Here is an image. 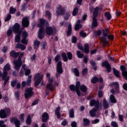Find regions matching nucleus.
Returning <instances> with one entry per match:
<instances>
[{"label": "nucleus", "instance_id": "nucleus-10", "mask_svg": "<svg viewBox=\"0 0 127 127\" xmlns=\"http://www.w3.org/2000/svg\"><path fill=\"white\" fill-rule=\"evenodd\" d=\"M71 91H76L77 95L80 96V90H79V88H80V82H76L75 87L74 85H71L69 87Z\"/></svg>", "mask_w": 127, "mask_h": 127}, {"label": "nucleus", "instance_id": "nucleus-29", "mask_svg": "<svg viewBox=\"0 0 127 127\" xmlns=\"http://www.w3.org/2000/svg\"><path fill=\"white\" fill-rule=\"evenodd\" d=\"M40 45V42L38 40H35L34 42V48L35 49H37Z\"/></svg>", "mask_w": 127, "mask_h": 127}, {"label": "nucleus", "instance_id": "nucleus-5", "mask_svg": "<svg viewBox=\"0 0 127 127\" xmlns=\"http://www.w3.org/2000/svg\"><path fill=\"white\" fill-rule=\"evenodd\" d=\"M24 54L23 53H21L18 60H15L13 62V64L14 65V69L15 70H19L21 65H22V61H21V57L23 56Z\"/></svg>", "mask_w": 127, "mask_h": 127}, {"label": "nucleus", "instance_id": "nucleus-42", "mask_svg": "<svg viewBox=\"0 0 127 127\" xmlns=\"http://www.w3.org/2000/svg\"><path fill=\"white\" fill-rule=\"evenodd\" d=\"M78 7H75L73 9L72 11V15H73V16H75V15H77V13H78Z\"/></svg>", "mask_w": 127, "mask_h": 127}, {"label": "nucleus", "instance_id": "nucleus-48", "mask_svg": "<svg viewBox=\"0 0 127 127\" xmlns=\"http://www.w3.org/2000/svg\"><path fill=\"white\" fill-rule=\"evenodd\" d=\"M67 57H68L69 60H72V53H71L70 52H67Z\"/></svg>", "mask_w": 127, "mask_h": 127}, {"label": "nucleus", "instance_id": "nucleus-57", "mask_svg": "<svg viewBox=\"0 0 127 127\" xmlns=\"http://www.w3.org/2000/svg\"><path fill=\"white\" fill-rule=\"evenodd\" d=\"M111 125L113 127H118V124L115 122H113L111 123Z\"/></svg>", "mask_w": 127, "mask_h": 127}, {"label": "nucleus", "instance_id": "nucleus-37", "mask_svg": "<svg viewBox=\"0 0 127 127\" xmlns=\"http://www.w3.org/2000/svg\"><path fill=\"white\" fill-rule=\"evenodd\" d=\"M85 49H84V52L86 54L89 53L90 52V50H89V45L86 44L84 46Z\"/></svg>", "mask_w": 127, "mask_h": 127}, {"label": "nucleus", "instance_id": "nucleus-55", "mask_svg": "<svg viewBox=\"0 0 127 127\" xmlns=\"http://www.w3.org/2000/svg\"><path fill=\"white\" fill-rule=\"evenodd\" d=\"M55 60L56 62H58V61L60 60V56L59 55H57L55 58Z\"/></svg>", "mask_w": 127, "mask_h": 127}, {"label": "nucleus", "instance_id": "nucleus-35", "mask_svg": "<svg viewBox=\"0 0 127 127\" xmlns=\"http://www.w3.org/2000/svg\"><path fill=\"white\" fill-rule=\"evenodd\" d=\"M80 89L82 92H83V93L87 92V87L84 85H82L80 86Z\"/></svg>", "mask_w": 127, "mask_h": 127}, {"label": "nucleus", "instance_id": "nucleus-53", "mask_svg": "<svg viewBox=\"0 0 127 127\" xmlns=\"http://www.w3.org/2000/svg\"><path fill=\"white\" fill-rule=\"evenodd\" d=\"M31 61H35V59H36V55L35 54H33L31 57Z\"/></svg>", "mask_w": 127, "mask_h": 127}, {"label": "nucleus", "instance_id": "nucleus-17", "mask_svg": "<svg viewBox=\"0 0 127 127\" xmlns=\"http://www.w3.org/2000/svg\"><path fill=\"white\" fill-rule=\"evenodd\" d=\"M121 70L122 71V75L124 76L125 79L127 80V71H126V67L124 65L121 66Z\"/></svg>", "mask_w": 127, "mask_h": 127}, {"label": "nucleus", "instance_id": "nucleus-27", "mask_svg": "<svg viewBox=\"0 0 127 127\" xmlns=\"http://www.w3.org/2000/svg\"><path fill=\"white\" fill-rule=\"evenodd\" d=\"M16 48H19V49H21L22 50H25V49H26V47L24 46V45L18 44L16 46Z\"/></svg>", "mask_w": 127, "mask_h": 127}, {"label": "nucleus", "instance_id": "nucleus-6", "mask_svg": "<svg viewBox=\"0 0 127 127\" xmlns=\"http://www.w3.org/2000/svg\"><path fill=\"white\" fill-rule=\"evenodd\" d=\"M109 32V29L106 28L103 30V36L100 38L101 40V43L103 46H106L108 44V41L106 38V37L108 35V32Z\"/></svg>", "mask_w": 127, "mask_h": 127}, {"label": "nucleus", "instance_id": "nucleus-56", "mask_svg": "<svg viewBox=\"0 0 127 127\" xmlns=\"http://www.w3.org/2000/svg\"><path fill=\"white\" fill-rule=\"evenodd\" d=\"M99 122H100V120L99 119H95L92 121V124H93V125H95L96 124H98Z\"/></svg>", "mask_w": 127, "mask_h": 127}, {"label": "nucleus", "instance_id": "nucleus-54", "mask_svg": "<svg viewBox=\"0 0 127 127\" xmlns=\"http://www.w3.org/2000/svg\"><path fill=\"white\" fill-rule=\"evenodd\" d=\"M12 33V30H11V29L9 28L7 32V34L8 36H10Z\"/></svg>", "mask_w": 127, "mask_h": 127}, {"label": "nucleus", "instance_id": "nucleus-8", "mask_svg": "<svg viewBox=\"0 0 127 127\" xmlns=\"http://www.w3.org/2000/svg\"><path fill=\"white\" fill-rule=\"evenodd\" d=\"M90 107L95 106V108L97 110H102V108L103 107L102 103H99V101H96L94 99H92L90 101Z\"/></svg>", "mask_w": 127, "mask_h": 127}, {"label": "nucleus", "instance_id": "nucleus-52", "mask_svg": "<svg viewBox=\"0 0 127 127\" xmlns=\"http://www.w3.org/2000/svg\"><path fill=\"white\" fill-rule=\"evenodd\" d=\"M10 18H11V15L9 14L7 15L6 18L5 19V21H8V20H10Z\"/></svg>", "mask_w": 127, "mask_h": 127}, {"label": "nucleus", "instance_id": "nucleus-11", "mask_svg": "<svg viewBox=\"0 0 127 127\" xmlns=\"http://www.w3.org/2000/svg\"><path fill=\"white\" fill-rule=\"evenodd\" d=\"M10 113V109L6 108L5 110H1L0 111V118L1 119H5L7 117V114Z\"/></svg>", "mask_w": 127, "mask_h": 127}, {"label": "nucleus", "instance_id": "nucleus-62", "mask_svg": "<svg viewBox=\"0 0 127 127\" xmlns=\"http://www.w3.org/2000/svg\"><path fill=\"white\" fill-rule=\"evenodd\" d=\"M77 47L80 50H83V46H82V45L78 44L77 45Z\"/></svg>", "mask_w": 127, "mask_h": 127}, {"label": "nucleus", "instance_id": "nucleus-12", "mask_svg": "<svg viewBox=\"0 0 127 127\" xmlns=\"http://www.w3.org/2000/svg\"><path fill=\"white\" fill-rule=\"evenodd\" d=\"M32 91L33 88L31 87L27 88L25 90L24 96L26 99H27L28 98H31V97H32V95H33V92Z\"/></svg>", "mask_w": 127, "mask_h": 127}, {"label": "nucleus", "instance_id": "nucleus-44", "mask_svg": "<svg viewBox=\"0 0 127 127\" xmlns=\"http://www.w3.org/2000/svg\"><path fill=\"white\" fill-rule=\"evenodd\" d=\"M15 11H16V9H15V8H13L12 7H11L10 8V13H11V14L15 13Z\"/></svg>", "mask_w": 127, "mask_h": 127}, {"label": "nucleus", "instance_id": "nucleus-58", "mask_svg": "<svg viewBox=\"0 0 127 127\" xmlns=\"http://www.w3.org/2000/svg\"><path fill=\"white\" fill-rule=\"evenodd\" d=\"M87 72H88V69L87 68H84L82 70V74L86 75Z\"/></svg>", "mask_w": 127, "mask_h": 127}, {"label": "nucleus", "instance_id": "nucleus-13", "mask_svg": "<svg viewBox=\"0 0 127 127\" xmlns=\"http://www.w3.org/2000/svg\"><path fill=\"white\" fill-rule=\"evenodd\" d=\"M22 39L21 41V43H23V44H26L28 41H27V39H26V38L28 36V34L26 31H24L22 33Z\"/></svg>", "mask_w": 127, "mask_h": 127}, {"label": "nucleus", "instance_id": "nucleus-30", "mask_svg": "<svg viewBox=\"0 0 127 127\" xmlns=\"http://www.w3.org/2000/svg\"><path fill=\"white\" fill-rule=\"evenodd\" d=\"M10 56L12 57H14V58H16L18 55H19V53H16L14 51H12L10 54Z\"/></svg>", "mask_w": 127, "mask_h": 127}, {"label": "nucleus", "instance_id": "nucleus-59", "mask_svg": "<svg viewBox=\"0 0 127 127\" xmlns=\"http://www.w3.org/2000/svg\"><path fill=\"white\" fill-rule=\"evenodd\" d=\"M17 83V81L16 80H14L11 82V86L12 87H14L15 86V84Z\"/></svg>", "mask_w": 127, "mask_h": 127}, {"label": "nucleus", "instance_id": "nucleus-47", "mask_svg": "<svg viewBox=\"0 0 127 127\" xmlns=\"http://www.w3.org/2000/svg\"><path fill=\"white\" fill-rule=\"evenodd\" d=\"M80 35L81 37H86L87 36V34L84 31H81L80 32Z\"/></svg>", "mask_w": 127, "mask_h": 127}, {"label": "nucleus", "instance_id": "nucleus-15", "mask_svg": "<svg viewBox=\"0 0 127 127\" xmlns=\"http://www.w3.org/2000/svg\"><path fill=\"white\" fill-rule=\"evenodd\" d=\"M22 24L24 27H27L29 25V21L28 20V17H24L22 19Z\"/></svg>", "mask_w": 127, "mask_h": 127}, {"label": "nucleus", "instance_id": "nucleus-28", "mask_svg": "<svg viewBox=\"0 0 127 127\" xmlns=\"http://www.w3.org/2000/svg\"><path fill=\"white\" fill-rule=\"evenodd\" d=\"M110 101L111 103H113V104H116V103H117V99H116L114 95H110Z\"/></svg>", "mask_w": 127, "mask_h": 127}, {"label": "nucleus", "instance_id": "nucleus-60", "mask_svg": "<svg viewBox=\"0 0 127 127\" xmlns=\"http://www.w3.org/2000/svg\"><path fill=\"white\" fill-rule=\"evenodd\" d=\"M77 41V38L76 37L73 36L72 38V43H75V42Z\"/></svg>", "mask_w": 127, "mask_h": 127}, {"label": "nucleus", "instance_id": "nucleus-64", "mask_svg": "<svg viewBox=\"0 0 127 127\" xmlns=\"http://www.w3.org/2000/svg\"><path fill=\"white\" fill-rule=\"evenodd\" d=\"M123 89H124V90H126V91L127 90V83H125L124 84H123Z\"/></svg>", "mask_w": 127, "mask_h": 127}, {"label": "nucleus", "instance_id": "nucleus-3", "mask_svg": "<svg viewBox=\"0 0 127 127\" xmlns=\"http://www.w3.org/2000/svg\"><path fill=\"white\" fill-rule=\"evenodd\" d=\"M20 26L18 23H15L13 27V30L15 33H17L15 38L16 42H20V34H21V30H19Z\"/></svg>", "mask_w": 127, "mask_h": 127}, {"label": "nucleus", "instance_id": "nucleus-36", "mask_svg": "<svg viewBox=\"0 0 127 127\" xmlns=\"http://www.w3.org/2000/svg\"><path fill=\"white\" fill-rule=\"evenodd\" d=\"M73 73L77 77H79V76H80V73L79 72V70H78L77 68H74Z\"/></svg>", "mask_w": 127, "mask_h": 127}, {"label": "nucleus", "instance_id": "nucleus-51", "mask_svg": "<svg viewBox=\"0 0 127 127\" xmlns=\"http://www.w3.org/2000/svg\"><path fill=\"white\" fill-rule=\"evenodd\" d=\"M0 127H6V126L4 125V121H0Z\"/></svg>", "mask_w": 127, "mask_h": 127}, {"label": "nucleus", "instance_id": "nucleus-49", "mask_svg": "<svg viewBox=\"0 0 127 127\" xmlns=\"http://www.w3.org/2000/svg\"><path fill=\"white\" fill-rule=\"evenodd\" d=\"M46 15L48 16L49 19H51V13H50V12L48 11H46Z\"/></svg>", "mask_w": 127, "mask_h": 127}, {"label": "nucleus", "instance_id": "nucleus-26", "mask_svg": "<svg viewBox=\"0 0 127 127\" xmlns=\"http://www.w3.org/2000/svg\"><path fill=\"white\" fill-rule=\"evenodd\" d=\"M60 107H58L56 108V111H55V114L58 119H60L61 118V115H60Z\"/></svg>", "mask_w": 127, "mask_h": 127}, {"label": "nucleus", "instance_id": "nucleus-16", "mask_svg": "<svg viewBox=\"0 0 127 127\" xmlns=\"http://www.w3.org/2000/svg\"><path fill=\"white\" fill-rule=\"evenodd\" d=\"M22 69H23V70H24L25 74L26 76H28L29 74H30L31 73L30 69H29L28 67L26 66V65L23 64L22 65Z\"/></svg>", "mask_w": 127, "mask_h": 127}, {"label": "nucleus", "instance_id": "nucleus-32", "mask_svg": "<svg viewBox=\"0 0 127 127\" xmlns=\"http://www.w3.org/2000/svg\"><path fill=\"white\" fill-rule=\"evenodd\" d=\"M62 57L63 59V60L64 62H67L68 61V58L67 57V56H66V53H62Z\"/></svg>", "mask_w": 127, "mask_h": 127}, {"label": "nucleus", "instance_id": "nucleus-39", "mask_svg": "<svg viewBox=\"0 0 127 127\" xmlns=\"http://www.w3.org/2000/svg\"><path fill=\"white\" fill-rule=\"evenodd\" d=\"M69 116L70 118H74V110H73V109H71L69 110Z\"/></svg>", "mask_w": 127, "mask_h": 127}, {"label": "nucleus", "instance_id": "nucleus-33", "mask_svg": "<svg viewBox=\"0 0 127 127\" xmlns=\"http://www.w3.org/2000/svg\"><path fill=\"white\" fill-rule=\"evenodd\" d=\"M31 78H32V75H29L28 76L27 82H26L27 86H29V85H30V84L31 83Z\"/></svg>", "mask_w": 127, "mask_h": 127}, {"label": "nucleus", "instance_id": "nucleus-1", "mask_svg": "<svg viewBox=\"0 0 127 127\" xmlns=\"http://www.w3.org/2000/svg\"><path fill=\"white\" fill-rule=\"evenodd\" d=\"M44 25H46V30H44ZM48 22L43 19H40V23L38 24V27L40 28L38 33V38L42 39L45 36V32L47 35L50 36L56 33V28L55 27L49 26Z\"/></svg>", "mask_w": 127, "mask_h": 127}, {"label": "nucleus", "instance_id": "nucleus-41", "mask_svg": "<svg viewBox=\"0 0 127 127\" xmlns=\"http://www.w3.org/2000/svg\"><path fill=\"white\" fill-rule=\"evenodd\" d=\"M26 124L27 125H30V124H31V118H30V115L28 116L27 118Z\"/></svg>", "mask_w": 127, "mask_h": 127}, {"label": "nucleus", "instance_id": "nucleus-43", "mask_svg": "<svg viewBox=\"0 0 127 127\" xmlns=\"http://www.w3.org/2000/svg\"><path fill=\"white\" fill-rule=\"evenodd\" d=\"M83 122H84V125L85 126H88V124H90V121L86 118L83 119Z\"/></svg>", "mask_w": 127, "mask_h": 127}, {"label": "nucleus", "instance_id": "nucleus-9", "mask_svg": "<svg viewBox=\"0 0 127 127\" xmlns=\"http://www.w3.org/2000/svg\"><path fill=\"white\" fill-rule=\"evenodd\" d=\"M63 73V68H62V63L60 61L57 64V73L56 74V77L57 78H59V77H60V74Z\"/></svg>", "mask_w": 127, "mask_h": 127}, {"label": "nucleus", "instance_id": "nucleus-21", "mask_svg": "<svg viewBox=\"0 0 127 127\" xmlns=\"http://www.w3.org/2000/svg\"><path fill=\"white\" fill-rule=\"evenodd\" d=\"M80 23H81V20H78L74 27L75 30H78L80 29V28H82V25L80 24Z\"/></svg>", "mask_w": 127, "mask_h": 127}, {"label": "nucleus", "instance_id": "nucleus-34", "mask_svg": "<svg viewBox=\"0 0 127 127\" xmlns=\"http://www.w3.org/2000/svg\"><path fill=\"white\" fill-rule=\"evenodd\" d=\"M72 33V25L70 24L68 26V31L67 32V34L68 36L70 35Z\"/></svg>", "mask_w": 127, "mask_h": 127}, {"label": "nucleus", "instance_id": "nucleus-2", "mask_svg": "<svg viewBox=\"0 0 127 127\" xmlns=\"http://www.w3.org/2000/svg\"><path fill=\"white\" fill-rule=\"evenodd\" d=\"M10 70V65L9 64H7L3 67V71L2 75V80H5L4 85H6V83L9 80V77L7 76V71Z\"/></svg>", "mask_w": 127, "mask_h": 127}, {"label": "nucleus", "instance_id": "nucleus-7", "mask_svg": "<svg viewBox=\"0 0 127 127\" xmlns=\"http://www.w3.org/2000/svg\"><path fill=\"white\" fill-rule=\"evenodd\" d=\"M43 79V74L39 73L36 74L34 76L35 86H38Z\"/></svg>", "mask_w": 127, "mask_h": 127}, {"label": "nucleus", "instance_id": "nucleus-38", "mask_svg": "<svg viewBox=\"0 0 127 127\" xmlns=\"http://www.w3.org/2000/svg\"><path fill=\"white\" fill-rule=\"evenodd\" d=\"M113 72L114 73V75L117 77H120V72L118 71V70L116 69V68H113Z\"/></svg>", "mask_w": 127, "mask_h": 127}, {"label": "nucleus", "instance_id": "nucleus-40", "mask_svg": "<svg viewBox=\"0 0 127 127\" xmlns=\"http://www.w3.org/2000/svg\"><path fill=\"white\" fill-rule=\"evenodd\" d=\"M76 55L78 58H83V56H84V55L81 53V52L80 51H77L76 52Z\"/></svg>", "mask_w": 127, "mask_h": 127}, {"label": "nucleus", "instance_id": "nucleus-4", "mask_svg": "<svg viewBox=\"0 0 127 127\" xmlns=\"http://www.w3.org/2000/svg\"><path fill=\"white\" fill-rule=\"evenodd\" d=\"M99 8L98 7H96L94 11L93 12V17L92 18V23L91 28H95V27H97L98 26V21H97V19L96 17L98 16V12H99Z\"/></svg>", "mask_w": 127, "mask_h": 127}, {"label": "nucleus", "instance_id": "nucleus-50", "mask_svg": "<svg viewBox=\"0 0 127 127\" xmlns=\"http://www.w3.org/2000/svg\"><path fill=\"white\" fill-rule=\"evenodd\" d=\"M94 34L99 36V35H101V34H102V32L100 30L95 31L94 32Z\"/></svg>", "mask_w": 127, "mask_h": 127}, {"label": "nucleus", "instance_id": "nucleus-19", "mask_svg": "<svg viewBox=\"0 0 127 127\" xmlns=\"http://www.w3.org/2000/svg\"><path fill=\"white\" fill-rule=\"evenodd\" d=\"M102 66H105L108 72H111V65H110V64H109V63H108V62L105 61L102 63Z\"/></svg>", "mask_w": 127, "mask_h": 127}, {"label": "nucleus", "instance_id": "nucleus-24", "mask_svg": "<svg viewBox=\"0 0 127 127\" xmlns=\"http://www.w3.org/2000/svg\"><path fill=\"white\" fill-rule=\"evenodd\" d=\"M100 110H98L97 109V108H94L92 110H91L89 114L91 116V117H95L96 116V112H97V111H100Z\"/></svg>", "mask_w": 127, "mask_h": 127}, {"label": "nucleus", "instance_id": "nucleus-25", "mask_svg": "<svg viewBox=\"0 0 127 127\" xmlns=\"http://www.w3.org/2000/svg\"><path fill=\"white\" fill-rule=\"evenodd\" d=\"M46 89L49 91H53L54 90V86L52 85V83H48L46 86Z\"/></svg>", "mask_w": 127, "mask_h": 127}, {"label": "nucleus", "instance_id": "nucleus-22", "mask_svg": "<svg viewBox=\"0 0 127 127\" xmlns=\"http://www.w3.org/2000/svg\"><path fill=\"white\" fill-rule=\"evenodd\" d=\"M111 86L112 87H115L116 93H120V90H119V83L118 82H113L111 83Z\"/></svg>", "mask_w": 127, "mask_h": 127}, {"label": "nucleus", "instance_id": "nucleus-61", "mask_svg": "<svg viewBox=\"0 0 127 127\" xmlns=\"http://www.w3.org/2000/svg\"><path fill=\"white\" fill-rule=\"evenodd\" d=\"M62 126H64V127H65L67 125V121L66 120L63 121L61 123Z\"/></svg>", "mask_w": 127, "mask_h": 127}, {"label": "nucleus", "instance_id": "nucleus-20", "mask_svg": "<svg viewBox=\"0 0 127 127\" xmlns=\"http://www.w3.org/2000/svg\"><path fill=\"white\" fill-rule=\"evenodd\" d=\"M11 122H13L16 126V127H20V122L16 118H12L11 119Z\"/></svg>", "mask_w": 127, "mask_h": 127}, {"label": "nucleus", "instance_id": "nucleus-63", "mask_svg": "<svg viewBox=\"0 0 127 127\" xmlns=\"http://www.w3.org/2000/svg\"><path fill=\"white\" fill-rule=\"evenodd\" d=\"M71 126L72 127H77V123H76L75 122H73L71 123Z\"/></svg>", "mask_w": 127, "mask_h": 127}, {"label": "nucleus", "instance_id": "nucleus-31", "mask_svg": "<svg viewBox=\"0 0 127 127\" xmlns=\"http://www.w3.org/2000/svg\"><path fill=\"white\" fill-rule=\"evenodd\" d=\"M103 107L104 109H108L109 108V103L106 99H104L103 100Z\"/></svg>", "mask_w": 127, "mask_h": 127}, {"label": "nucleus", "instance_id": "nucleus-18", "mask_svg": "<svg viewBox=\"0 0 127 127\" xmlns=\"http://www.w3.org/2000/svg\"><path fill=\"white\" fill-rule=\"evenodd\" d=\"M103 81V78L102 77H100L99 79L97 77H94L91 79V83H92V84H95V83H97V82L98 81L100 82V83H102Z\"/></svg>", "mask_w": 127, "mask_h": 127}, {"label": "nucleus", "instance_id": "nucleus-14", "mask_svg": "<svg viewBox=\"0 0 127 127\" xmlns=\"http://www.w3.org/2000/svg\"><path fill=\"white\" fill-rule=\"evenodd\" d=\"M66 10L65 8L62 7L61 5H59L57 7V15H59V14H64Z\"/></svg>", "mask_w": 127, "mask_h": 127}, {"label": "nucleus", "instance_id": "nucleus-23", "mask_svg": "<svg viewBox=\"0 0 127 127\" xmlns=\"http://www.w3.org/2000/svg\"><path fill=\"white\" fill-rule=\"evenodd\" d=\"M42 122H47V120H48V119L49 118L48 114H47V113H44L42 115Z\"/></svg>", "mask_w": 127, "mask_h": 127}, {"label": "nucleus", "instance_id": "nucleus-45", "mask_svg": "<svg viewBox=\"0 0 127 127\" xmlns=\"http://www.w3.org/2000/svg\"><path fill=\"white\" fill-rule=\"evenodd\" d=\"M105 15L106 17H107V19H111V18L112 17V16L111 15V14L109 12H106L105 13Z\"/></svg>", "mask_w": 127, "mask_h": 127}, {"label": "nucleus", "instance_id": "nucleus-46", "mask_svg": "<svg viewBox=\"0 0 127 127\" xmlns=\"http://www.w3.org/2000/svg\"><path fill=\"white\" fill-rule=\"evenodd\" d=\"M19 119L21 122H24V114H22L20 115Z\"/></svg>", "mask_w": 127, "mask_h": 127}]
</instances>
